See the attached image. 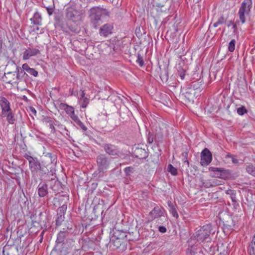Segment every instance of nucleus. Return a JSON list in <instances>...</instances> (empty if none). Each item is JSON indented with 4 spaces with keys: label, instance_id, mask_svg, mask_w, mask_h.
I'll list each match as a JSON object with an SVG mask.
<instances>
[{
    "label": "nucleus",
    "instance_id": "obj_7",
    "mask_svg": "<svg viewBox=\"0 0 255 255\" xmlns=\"http://www.w3.org/2000/svg\"><path fill=\"white\" fill-rule=\"evenodd\" d=\"M74 243V242L73 240L66 241L65 243L61 244L60 247L59 248L58 245H55L53 251H56L63 255H66L72 249Z\"/></svg>",
    "mask_w": 255,
    "mask_h": 255
},
{
    "label": "nucleus",
    "instance_id": "obj_50",
    "mask_svg": "<svg viewBox=\"0 0 255 255\" xmlns=\"http://www.w3.org/2000/svg\"><path fill=\"white\" fill-rule=\"evenodd\" d=\"M228 157H230L232 159V161L233 163L234 164H238L239 163V160L235 157V156L232 154H228L227 155Z\"/></svg>",
    "mask_w": 255,
    "mask_h": 255
},
{
    "label": "nucleus",
    "instance_id": "obj_23",
    "mask_svg": "<svg viewBox=\"0 0 255 255\" xmlns=\"http://www.w3.org/2000/svg\"><path fill=\"white\" fill-rule=\"evenodd\" d=\"M22 68L25 70V71L27 72L29 75H32L34 77L37 76L38 72L34 68H30L27 64H23L22 66Z\"/></svg>",
    "mask_w": 255,
    "mask_h": 255
},
{
    "label": "nucleus",
    "instance_id": "obj_14",
    "mask_svg": "<svg viewBox=\"0 0 255 255\" xmlns=\"http://www.w3.org/2000/svg\"><path fill=\"white\" fill-rule=\"evenodd\" d=\"M0 102L1 107V115H4L12 111L10 107V103L5 97H1Z\"/></svg>",
    "mask_w": 255,
    "mask_h": 255
},
{
    "label": "nucleus",
    "instance_id": "obj_61",
    "mask_svg": "<svg viewBox=\"0 0 255 255\" xmlns=\"http://www.w3.org/2000/svg\"><path fill=\"white\" fill-rule=\"evenodd\" d=\"M85 93H84V91H81V99H82L84 98H86L85 96Z\"/></svg>",
    "mask_w": 255,
    "mask_h": 255
},
{
    "label": "nucleus",
    "instance_id": "obj_62",
    "mask_svg": "<svg viewBox=\"0 0 255 255\" xmlns=\"http://www.w3.org/2000/svg\"><path fill=\"white\" fill-rule=\"evenodd\" d=\"M233 28L234 29V32H235L236 30L237 29V27L236 24H233Z\"/></svg>",
    "mask_w": 255,
    "mask_h": 255
},
{
    "label": "nucleus",
    "instance_id": "obj_45",
    "mask_svg": "<svg viewBox=\"0 0 255 255\" xmlns=\"http://www.w3.org/2000/svg\"><path fill=\"white\" fill-rule=\"evenodd\" d=\"M81 100L83 101L82 104L81 105V107L82 108H86L88 104L89 103V99L86 97V98H84Z\"/></svg>",
    "mask_w": 255,
    "mask_h": 255
},
{
    "label": "nucleus",
    "instance_id": "obj_19",
    "mask_svg": "<svg viewBox=\"0 0 255 255\" xmlns=\"http://www.w3.org/2000/svg\"><path fill=\"white\" fill-rule=\"evenodd\" d=\"M164 211L163 208L156 206L150 212V215L152 219L157 218L163 216Z\"/></svg>",
    "mask_w": 255,
    "mask_h": 255
},
{
    "label": "nucleus",
    "instance_id": "obj_44",
    "mask_svg": "<svg viewBox=\"0 0 255 255\" xmlns=\"http://www.w3.org/2000/svg\"><path fill=\"white\" fill-rule=\"evenodd\" d=\"M133 171V167L131 166L127 167L124 169V172L126 175H129Z\"/></svg>",
    "mask_w": 255,
    "mask_h": 255
},
{
    "label": "nucleus",
    "instance_id": "obj_6",
    "mask_svg": "<svg viewBox=\"0 0 255 255\" xmlns=\"http://www.w3.org/2000/svg\"><path fill=\"white\" fill-rule=\"evenodd\" d=\"M106 154L113 156H119L120 154V151L118 146L109 143H105L102 145Z\"/></svg>",
    "mask_w": 255,
    "mask_h": 255
},
{
    "label": "nucleus",
    "instance_id": "obj_39",
    "mask_svg": "<svg viewBox=\"0 0 255 255\" xmlns=\"http://www.w3.org/2000/svg\"><path fill=\"white\" fill-rule=\"evenodd\" d=\"M64 216L63 215H58L57 214V218L56 220V226H60L61 225L62 222L64 220Z\"/></svg>",
    "mask_w": 255,
    "mask_h": 255
},
{
    "label": "nucleus",
    "instance_id": "obj_55",
    "mask_svg": "<svg viewBox=\"0 0 255 255\" xmlns=\"http://www.w3.org/2000/svg\"><path fill=\"white\" fill-rule=\"evenodd\" d=\"M232 201L235 204L236 203V192L233 194L231 196H230Z\"/></svg>",
    "mask_w": 255,
    "mask_h": 255
},
{
    "label": "nucleus",
    "instance_id": "obj_9",
    "mask_svg": "<svg viewBox=\"0 0 255 255\" xmlns=\"http://www.w3.org/2000/svg\"><path fill=\"white\" fill-rule=\"evenodd\" d=\"M209 251L216 255H226L227 254V247L226 244L221 243L216 246H211Z\"/></svg>",
    "mask_w": 255,
    "mask_h": 255
},
{
    "label": "nucleus",
    "instance_id": "obj_17",
    "mask_svg": "<svg viewBox=\"0 0 255 255\" xmlns=\"http://www.w3.org/2000/svg\"><path fill=\"white\" fill-rule=\"evenodd\" d=\"M40 53V51L35 48H28L23 53V59L24 60L29 59L32 56L37 55Z\"/></svg>",
    "mask_w": 255,
    "mask_h": 255
},
{
    "label": "nucleus",
    "instance_id": "obj_64",
    "mask_svg": "<svg viewBox=\"0 0 255 255\" xmlns=\"http://www.w3.org/2000/svg\"><path fill=\"white\" fill-rule=\"evenodd\" d=\"M233 24L234 23H233V21L232 20H231V21H229L228 23L227 24V26H228V27H230L232 24L233 25Z\"/></svg>",
    "mask_w": 255,
    "mask_h": 255
},
{
    "label": "nucleus",
    "instance_id": "obj_16",
    "mask_svg": "<svg viewBox=\"0 0 255 255\" xmlns=\"http://www.w3.org/2000/svg\"><path fill=\"white\" fill-rule=\"evenodd\" d=\"M50 188L54 192H58L61 186V183L58 180L56 176L52 177L49 180Z\"/></svg>",
    "mask_w": 255,
    "mask_h": 255
},
{
    "label": "nucleus",
    "instance_id": "obj_36",
    "mask_svg": "<svg viewBox=\"0 0 255 255\" xmlns=\"http://www.w3.org/2000/svg\"><path fill=\"white\" fill-rule=\"evenodd\" d=\"M168 0H153L154 4L159 7H162L164 6L165 3Z\"/></svg>",
    "mask_w": 255,
    "mask_h": 255
},
{
    "label": "nucleus",
    "instance_id": "obj_32",
    "mask_svg": "<svg viewBox=\"0 0 255 255\" xmlns=\"http://www.w3.org/2000/svg\"><path fill=\"white\" fill-rule=\"evenodd\" d=\"M155 143L158 144L159 142H161L163 140V135L160 131H156L155 133Z\"/></svg>",
    "mask_w": 255,
    "mask_h": 255
},
{
    "label": "nucleus",
    "instance_id": "obj_28",
    "mask_svg": "<svg viewBox=\"0 0 255 255\" xmlns=\"http://www.w3.org/2000/svg\"><path fill=\"white\" fill-rule=\"evenodd\" d=\"M159 70L160 71L159 76L162 81H167L168 79V72L167 69L165 67L162 70L160 67H159Z\"/></svg>",
    "mask_w": 255,
    "mask_h": 255
},
{
    "label": "nucleus",
    "instance_id": "obj_21",
    "mask_svg": "<svg viewBox=\"0 0 255 255\" xmlns=\"http://www.w3.org/2000/svg\"><path fill=\"white\" fill-rule=\"evenodd\" d=\"M1 116L3 117H5L7 122L9 124H13L16 121V119L15 118L12 111L8 112L4 115H1Z\"/></svg>",
    "mask_w": 255,
    "mask_h": 255
},
{
    "label": "nucleus",
    "instance_id": "obj_56",
    "mask_svg": "<svg viewBox=\"0 0 255 255\" xmlns=\"http://www.w3.org/2000/svg\"><path fill=\"white\" fill-rule=\"evenodd\" d=\"M46 9H47V12L49 15H51L52 14V13L53 12V9L52 7H46Z\"/></svg>",
    "mask_w": 255,
    "mask_h": 255
},
{
    "label": "nucleus",
    "instance_id": "obj_41",
    "mask_svg": "<svg viewBox=\"0 0 255 255\" xmlns=\"http://www.w3.org/2000/svg\"><path fill=\"white\" fill-rule=\"evenodd\" d=\"M188 155V151H184L182 154V156L183 157V161L184 163H186L187 166L189 167L190 164L189 161L187 160Z\"/></svg>",
    "mask_w": 255,
    "mask_h": 255
},
{
    "label": "nucleus",
    "instance_id": "obj_37",
    "mask_svg": "<svg viewBox=\"0 0 255 255\" xmlns=\"http://www.w3.org/2000/svg\"><path fill=\"white\" fill-rule=\"evenodd\" d=\"M168 171L169 172L173 175H176L177 174V171L176 168L172 166V164H169L167 167Z\"/></svg>",
    "mask_w": 255,
    "mask_h": 255
},
{
    "label": "nucleus",
    "instance_id": "obj_18",
    "mask_svg": "<svg viewBox=\"0 0 255 255\" xmlns=\"http://www.w3.org/2000/svg\"><path fill=\"white\" fill-rule=\"evenodd\" d=\"M68 235V233L66 232H60L57 235L56 241V245H58V247H60V244L65 243L66 241H71V240H66V238Z\"/></svg>",
    "mask_w": 255,
    "mask_h": 255
},
{
    "label": "nucleus",
    "instance_id": "obj_15",
    "mask_svg": "<svg viewBox=\"0 0 255 255\" xmlns=\"http://www.w3.org/2000/svg\"><path fill=\"white\" fill-rule=\"evenodd\" d=\"M113 29V25L107 23L103 25L100 29L99 33L101 36L107 37L110 34L112 33Z\"/></svg>",
    "mask_w": 255,
    "mask_h": 255
},
{
    "label": "nucleus",
    "instance_id": "obj_48",
    "mask_svg": "<svg viewBox=\"0 0 255 255\" xmlns=\"http://www.w3.org/2000/svg\"><path fill=\"white\" fill-rule=\"evenodd\" d=\"M180 70H178V75L180 76L181 79L183 80L185 75V71L181 67H180Z\"/></svg>",
    "mask_w": 255,
    "mask_h": 255
},
{
    "label": "nucleus",
    "instance_id": "obj_51",
    "mask_svg": "<svg viewBox=\"0 0 255 255\" xmlns=\"http://www.w3.org/2000/svg\"><path fill=\"white\" fill-rule=\"evenodd\" d=\"M191 86L195 90L199 88V83L198 82H193L191 83Z\"/></svg>",
    "mask_w": 255,
    "mask_h": 255
},
{
    "label": "nucleus",
    "instance_id": "obj_12",
    "mask_svg": "<svg viewBox=\"0 0 255 255\" xmlns=\"http://www.w3.org/2000/svg\"><path fill=\"white\" fill-rule=\"evenodd\" d=\"M48 184L44 183H40L37 187V193L40 197H45L48 194Z\"/></svg>",
    "mask_w": 255,
    "mask_h": 255
},
{
    "label": "nucleus",
    "instance_id": "obj_2",
    "mask_svg": "<svg viewBox=\"0 0 255 255\" xmlns=\"http://www.w3.org/2000/svg\"><path fill=\"white\" fill-rule=\"evenodd\" d=\"M90 22L92 26L97 28L102 24L101 17L105 16H109L110 12L105 8L99 6L91 8L89 11Z\"/></svg>",
    "mask_w": 255,
    "mask_h": 255
},
{
    "label": "nucleus",
    "instance_id": "obj_1",
    "mask_svg": "<svg viewBox=\"0 0 255 255\" xmlns=\"http://www.w3.org/2000/svg\"><path fill=\"white\" fill-rule=\"evenodd\" d=\"M48 166L49 164H46L43 161L40 162L38 160L29 168L32 178L35 182H37L38 179L41 181L44 180L49 176L50 171Z\"/></svg>",
    "mask_w": 255,
    "mask_h": 255
},
{
    "label": "nucleus",
    "instance_id": "obj_26",
    "mask_svg": "<svg viewBox=\"0 0 255 255\" xmlns=\"http://www.w3.org/2000/svg\"><path fill=\"white\" fill-rule=\"evenodd\" d=\"M55 25L61 26L63 25V14L61 12H55Z\"/></svg>",
    "mask_w": 255,
    "mask_h": 255
},
{
    "label": "nucleus",
    "instance_id": "obj_10",
    "mask_svg": "<svg viewBox=\"0 0 255 255\" xmlns=\"http://www.w3.org/2000/svg\"><path fill=\"white\" fill-rule=\"evenodd\" d=\"M212 155L210 150L205 148L201 152L200 163L202 166H207L212 161Z\"/></svg>",
    "mask_w": 255,
    "mask_h": 255
},
{
    "label": "nucleus",
    "instance_id": "obj_33",
    "mask_svg": "<svg viewBox=\"0 0 255 255\" xmlns=\"http://www.w3.org/2000/svg\"><path fill=\"white\" fill-rule=\"evenodd\" d=\"M226 21L227 19L225 18L223 15H222L219 18L218 20L213 24V26L214 27H216L220 24L226 23Z\"/></svg>",
    "mask_w": 255,
    "mask_h": 255
},
{
    "label": "nucleus",
    "instance_id": "obj_29",
    "mask_svg": "<svg viewBox=\"0 0 255 255\" xmlns=\"http://www.w3.org/2000/svg\"><path fill=\"white\" fill-rule=\"evenodd\" d=\"M45 160L51 164H55L57 162L56 155L51 153H48L45 156Z\"/></svg>",
    "mask_w": 255,
    "mask_h": 255
},
{
    "label": "nucleus",
    "instance_id": "obj_25",
    "mask_svg": "<svg viewBox=\"0 0 255 255\" xmlns=\"http://www.w3.org/2000/svg\"><path fill=\"white\" fill-rule=\"evenodd\" d=\"M14 72L16 73V79L18 80H21L25 76H28V74L26 73L25 70L18 66H16V71Z\"/></svg>",
    "mask_w": 255,
    "mask_h": 255
},
{
    "label": "nucleus",
    "instance_id": "obj_30",
    "mask_svg": "<svg viewBox=\"0 0 255 255\" xmlns=\"http://www.w3.org/2000/svg\"><path fill=\"white\" fill-rule=\"evenodd\" d=\"M23 156L28 161L29 168L32 166L38 160L37 157H32L27 153H25Z\"/></svg>",
    "mask_w": 255,
    "mask_h": 255
},
{
    "label": "nucleus",
    "instance_id": "obj_8",
    "mask_svg": "<svg viewBox=\"0 0 255 255\" xmlns=\"http://www.w3.org/2000/svg\"><path fill=\"white\" fill-rule=\"evenodd\" d=\"M209 170L214 172V174L212 176L218 178L225 179L228 177L230 174L228 170L225 169L223 168L210 167Z\"/></svg>",
    "mask_w": 255,
    "mask_h": 255
},
{
    "label": "nucleus",
    "instance_id": "obj_4",
    "mask_svg": "<svg viewBox=\"0 0 255 255\" xmlns=\"http://www.w3.org/2000/svg\"><path fill=\"white\" fill-rule=\"evenodd\" d=\"M212 226L210 224L204 225L198 230L195 234V238L197 241L203 242L205 240L208 239L211 234H214Z\"/></svg>",
    "mask_w": 255,
    "mask_h": 255
},
{
    "label": "nucleus",
    "instance_id": "obj_60",
    "mask_svg": "<svg viewBox=\"0 0 255 255\" xmlns=\"http://www.w3.org/2000/svg\"><path fill=\"white\" fill-rule=\"evenodd\" d=\"M250 244H253L254 246L255 245V234H254Z\"/></svg>",
    "mask_w": 255,
    "mask_h": 255
},
{
    "label": "nucleus",
    "instance_id": "obj_49",
    "mask_svg": "<svg viewBox=\"0 0 255 255\" xmlns=\"http://www.w3.org/2000/svg\"><path fill=\"white\" fill-rule=\"evenodd\" d=\"M113 244L116 249L119 248L121 246V243L119 239H117L116 240L114 241Z\"/></svg>",
    "mask_w": 255,
    "mask_h": 255
},
{
    "label": "nucleus",
    "instance_id": "obj_5",
    "mask_svg": "<svg viewBox=\"0 0 255 255\" xmlns=\"http://www.w3.org/2000/svg\"><path fill=\"white\" fill-rule=\"evenodd\" d=\"M252 6V0H244L239 10V18L242 23L246 22V16L248 15Z\"/></svg>",
    "mask_w": 255,
    "mask_h": 255
},
{
    "label": "nucleus",
    "instance_id": "obj_40",
    "mask_svg": "<svg viewBox=\"0 0 255 255\" xmlns=\"http://www.w3.org/2000/svg\"><path fill=\"white\" fill-rule=\"evenodd\" d=\"M248 110L245 106H242L237 109V113L241 116L244 115L245 114L247 113Z\"/></svg>",
    "mask_w": 255,
    "mask_h": 255
},
{
    "label": "nucleus",
    "instance_id": "obj_34",
    "mask_svg": "<svg viewBox=\"0 0 255 255\" xmlns=\"http://www.w3.org/2000/svg\"><path fill=\"white\" fill-rule=\"evenodd\" d=\"M147 141L149 143H152L154 141L155 142V133L149 131L147 134Z\"/></svg>",
    "mask_w": 255,
    "mask_h": 255
},
{
    "label": "nucleus",
    "instance_id": "obj_53",
    "mask_svg": "<svg viewBox=\"0 0 255 255\" xmlns=\"http://www.w3.org/2000/svg\"><path fill=\"white\" fill-rule=\"evenodd\" d=\"M158 230L160 232L162 233H164L166 232V228L162 226H159L158 227Z\"/></svg>",
    "mask_w": 255,
    "mask_h": 255
},
{
    "label": "nucleus",
    "instance_id": "obj_20",
    "mask_svg": "<svg viewBox=\"0 0 255 255\" xmlns=\"http://www.w3.org/2000/svg\"><path fill=\"white\" fill-rule=\"evenodd\" d=\"M59 107L60 109L64 110L69 116L75 112L73 107L68 105L65 103L60 104Z\"/></svg>",
    "mask_w": 255,
    "mask_h": 255
},
{
    "label": "nucleus",
    "instance_id": "obj_13",
    "mask_svg": "<svg viewBox=\"0 0 255 255\" xmlns=\"http://www.w3.org/2000/svg\"><path fill=\"white\" fill-rule=\"evenodd\" d=\"M133 154L135 157L140 159H146L148 154L144 149L136 147L133 151Z\"/></svg>",
    "mask_w": 255,
    "mask_h": 255
},
{
    "label": "nucleus",
    "instance_id": "obj_57",
    "mask_svg": "<svg viewBox=\"0 0 255 255\" xmlns=\"http://www.w3.org/2000/svg\"><path fill=\"white\" fill-rule=\"evenodd\" d=\"M2 45H3L2 40L0 38V57L1 55V53L2 52Z\"/></svg>",
    "mask_w": 255,
    "mask_h": 255
},
{
    "label": "nucleus",
    "instance_id": "obj_46",
    "mask_svg": "<svg viewBox=\"0 0 255 255\" xmlns=\"http://www.w3.org/2000/svg\"><path fill=\"white\" fill-rule=\"evenodd\" d=\"M136 62L139 64V65L141 67L144 64V61L143 58L141 56L140 54H138L137 55V58L136 60Z\"/></svg>",
    "mask_w": 255,
    "mask_h": 255
},
{
    "label": "nucleus",
    "instance_id": "obj_58",
    "mask_svg": "<svg viewBox=\"0 0 255 255\" xmlns=\"http://www.w3.org/2000/svg\"><path fill=\"white\" fill-rule=\"evenodd\" d=\"M30 112L33 114H34L35 116L36 115V110L34 108L32 107H30Z\"/></svg>",
    "mask_w": 255,
    "mask_h": 255
},
{
    "label": "nucleus",
    "instance_id": "obj_42",
    "mask_svg": "<svg viewBox=\"0 0 255 255\" xmlns=\"http://www.w3.org/2000/svg\"><path fill=\"white\" fill-rule=\"evenodd\" d=\"M236 41L235 39H232L229 43L228 50L230 52H233L235 49Z\"/></svg>",
    "mask_w": 255,
    "mask_h": 255
},
{
    "label": "nucleus",
    "instance_id": "obj_22",
    "mask_svg": "<svg viewBox=\"0 0 255 255\" xmlns=\"http://www.w3.org/2000/svg\"><path fill=\"white\" fill-rule=\"evenodd\" d=\"M201 253V250L197 249L196 246L189 247L186 250L187 255H197L198 254Z\"/></svg>",
    "mask_w": 255,
    "mask_h": 255
},
{
    "label": "nucleus",
    "instance_id": "obj_27",
    "mask_svg": "<svg viewBox=\"0 0 255 255\" xmlns=\"http://www.w3.org/2000/svg\"><path fill=\"white\" fill-rule=\"evenodd\" d=\"M168 206L169 208V212L172 216L176 219L178 218V214L177 213L175 206L170 201L167 202Z\"/></svg>",
    "mask_w": 255,
    "mask_h": 255
},
{
    "label": "nucleus",
    "instance_id": "obj_43",
    "mask_svg": "<svg viewBox=\"0 0 255 255\" xmlns=\"http://www.w3.org/2000/svg\"><path fill=\"white\" fill-rule=\"evenodd\" d=\"M248 251L250 255H255V245L250 244Z\"/></svg>",
    "mask_w": 255,
    "mask_h": 255
},
{
    "label": "nucleus",
    "instance_id": "obj_59",
    "mask_svg": "<svg viewBox=\"0 0 255 255\" xmlns=\"http://www.w3.org/2000/svg\"><path fill=\"white\" fill-rule=\"evenodd\" d=\"M44 120L45 122L48 123H49V124L52 122L50 118L49 117H46V118L44 119Z\"/></svg>",
    "mask_w": 255,
    "mask_h": 255
},
{
    "label": "nucleus",
    "instance_id": "obj_35",
    "mask_svg": "<svg viewBox=\"0 0 255 255\" xmlns=\"http://www.w3.org/2000/svg\"><path fill=\"white\" fill-rule=\"evenodd\" d=\"M66 17L72 21H75L76 20V15L74 14L73 11H68L66 13Z\"/></svg>",
    "mask_w": 255,
    "mask_h": 255
},
{
    "label": "nucleus",
    "instance_id": "obj_52",
    "mask_svg": "<svg viewBox=\"0 0 255 255\" xmlns=\"http://www.w3.org/2000/svg\"><path fill=\"white\" fill-rule=\"evenodd\" d=\"M70 118L73 120L75 123L77 122L80 119L75 114V112L70 116Z\"/></svg>",
    "mask_w": 255,
    "mask_h": 255
},
{
    "label": "nucleus",
    "instance_id": "obj_3",
    "mask_svg": "<svg viewBox=\"0 0 255 255\" xmlns=\"http://www.w3.org/2000/svg\"><path fill=\"white\" fill-rule=\"evenodd\" d=\"M96 163L98 171L104 173L109 168L111 158L106 154L101 153L96 157Z\"/></svg>",
    "mask_w": 255,
    "mask_h": 255
},
{
    "label": "nucleus",
    "instance_id": "obj_31",
    "mask_svg": "<svg viewBox=\"0 0 255 255\" xmlns=\"http://www.w3.org/2000/svg\"><path fill=\"white\" fill-rule=\"evenodd\" d=\"M246 169L249 174L255 176V166H254L252 163H249L247 165Z\"/></svg>",
    "mask_w": 255,
    "mask_h": 255
},
{
    "label": "nucleus",
    "instance_id": "obj_24",
    "mask_svg": "<svg viewBox=\"0 0 255 255\" xmlns=\"http://www.w3.org/2000/svg\"><path fill=\"white\" fill-rule=\"evenodd\" d=\"M31 23L35 25H41L42 17L40 14L36 12L34 14L33 17L30 18Z\"/></svg>",
    "mask_w": 255,
    "mask_h": 255
},
{
    "label": "nucleus",
    "instance_id": "obj_63",
    "mask_svg": "<svg viewBox=\"0 0 255 255\" xmlns=\"http://www.w3.org/2000/svg\"><path fill=\"white\" fill-rule=\"evenodd\" d=\"M49 127L51 129H54V126H53L52 122L49 124Z\"/></svg>",
    "mask_w": 255,
    "mask_h": 255
},
{
    "label": "nucleus",
    "instance_id": "obj_11",
    "mask_svg": "<svg viewBox=\"0 0 255 255\" xmlns=\"http://www.w3.org/2000/svg\"><path fill=\"white\" fill-rule=\"evenodd\" d=\"M223 224L225 230H232L235 225L232 217L229 215H226L223 219H220V224Z\"/></svg>",
    "mask_w": 255,
    "mask_h": 255
},
{
    "label": "nucleus",
    "instance_id": "obj_54",
    "mask_svg": "<svg viewBox=\"0 0 255 255\" xmlns=\"http://www.w3.org/2000/svg\"><path fill=\"white\" fill-rule=\"evenodd\" d=\"M235 192L236 191L232 189H228L226 191V193L228 195H230V196L233 195V194H234Z\"/></svg>",
    "mask_w": 255,
    "mask_h": 255
},
{
    "label": "nucleus",
    "instance_id": "obj_38",
    "mask_svg": "<svg viewBox=\"0 0 255 255\" xmlns=\"http://www.w3.org/2000/svg\"><path fill=\"white\" fill-rule=\"evenodd\" d=\"M67 209V205H63L62 206L59 207L57 209L58 215H63L64 216L65 212Z\"/></svg>",
    "mask_w": 255,
    "mask_h": 255
},
{
    "label": "nucleus",
    "instance_id": "obj_47",
    "mask_svg": "<svg viewBox=\"0 0 255 255\" xmlns=\"http://www.w3.org/2000/svg\"><path fill=\"white\" fill-rule=\"evenodd\" d=\"M80 128L84 131H86L87 129V127L83 124V123L79 120L75 123Z\"/></svg>",
    "mask_w": 255,
    "mask_h": 255
}]
</instances>
